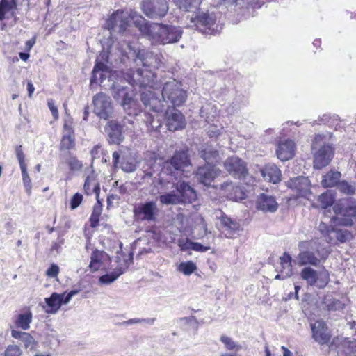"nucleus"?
<instances>
[{"label": "nucleus", "instance_id": "1", "mask_svg": "<svg viewBox=\"0 0 356 356\" xmlns=\"http://www.w3.org/2000/svg\"><path fill=\"white\" fill-rule=\"evenodd\" d=\"M156 76L152 70H142L140 68L136 70H131L127 74L126 80L133 86H138L140 90V100L145 106L144 111L129 113L128 117H124L122 124L116 120H110L106 125L105 129L107 134V140L111 144H120L124 140L122 128L126 127L131 130L134 127V120L143 121L148 130H157L161 127L159 119L155 120L154 115L148 111H152L156 113L162 112L165 106L162 101L155 95L151 89L156 88Z\"/></svg>", "mask_w": 356, "mask_h": 356}, {"label": "nucleus", "instance_id": "2", "mask_svg": "<svg viewBox=\"0 0 356 356\" xmlns=\"http://www.w3.org/2000/svg\"><path fill=\"white\" fill-rule=\"evenodd\" d=\"M140 31L149 37L152 42L159 44L176 43L179 41L183 31L179 26L163 24H149L143 17L136 21Z\"/></svg>", "mask_w": 356, "mask_h": 356}, {"label": "nucleus", "instance_id": "3", "mask_svg": "<svg viewBox=\"0 0 356 356\" xmlns=\"http://www.w3.org/2000/svg\"><path fill=\"white\" fill-rule=\"evenodd\" d=\"M300 250L298 254L297 264L298 266H312L317 267L328 257L330 252L323 248L314 241H301L298 244Z\"/></svg>", "mask_w": 356, "mask_h": 356}, {"label": "nucleus", "instance_id": "4", "mask_svg": "<svg viewBox=\"0 0 356 356\" xmlns=\"http://www.w3.org/2000/svg\"><path fill=\"white\" fill-rule=\"evenodd\" d=\"M191 165L188 155L185 151H177L169 161L163 163L161 175L169 176L168 182L179 179L184 169Z\"/></svg>", "mask_w": 356, "mask_h": 356}, {"label": "nucleus", "instance_id": "5", "mask_svg": "<svg viewBox=\"0 0 356 356\" xmlns=\"http://www.w3.org/2000/svg\"><path fill=\"white\" fill-rule=\"evenodd\" d=\"M196 197L195 191L188 183L180 181L177 185V191L161 195L159 199L162 204L169 205L192 202Z\"/></svg>", "mask_w": 356, "mask_h": 356}, {"label": "nucleus", "instance_id": "6", "mask_svg": "<svg viewBox=\"0 0 356 356\" xmlns=\"http://www.w3.org/2000/svg\"><path fill=\"white\" fill-rule=\"evenodd\" d=\"M314 153V167L316 169H322L331 161L334 150L330 145L325 144V137L321 134L315 136L312 145Z\"/></svg>", "mask_w": 356, "mask_h": 356}, {"label": "nucleus", "instance_id": "7", "mask_svg": "<svg viewBox=\"0 0 356 356\" xmlns=\"http://www.w3.org/2000/svg\"><path fill=\"white\" fill-rule=\"evenodd\" d=\"M163 101L172 104L171 107L182 106L187 99V92L181 82L172 79L165 82L162 89Z\"/></svg>", "mask_w": 356, "mask_h": 356}, {"label": "nucleus", "instance_id": "8", "mask_svg": "<svg viewBox=\"0 0 356 356\" xmlns=\"http://www.w3.org/2000/svg\"><path fill=\"white\" fill-rule=\"evenodd\" d=\"M140 15L132 10H118L114 12L110 18L106 21V27L112 33H123L129 25L131 20H133L137 27L136 21L140 20Z\"/></svg>", "mask_w": 356, "mask_h": 356}, {"label": "nucleus", "instance_id": "9", "mask_svg": "<svg viewBox=\"0 0 356 356\" xmlns=\"http://www.w3.org/2000/svg\"><path fill=\"white\" fill-rule=\"evenodd\" d=\"M191 22L196 29L205 35H213L218 33L222 27L217 23V16L214 12L207 11L198 13Z\"/></svg>", "mask_w": 356, "mask_h": 356}, {"label": "nucleus", "instance_id": "10", "mask_svg": "<svg viewBox=\"0 0 356 356\" xmlns=\"http://www.w3.org/2000/svg\"><path fill=\"white\" fill-rule=\"evenodd\" d=\"M300 277L309 286L318 289H323L330 281L329 273L324 268L316 270L310 266H305L301 270Z\"/></svg>", "mask_w": 356, "mask_h": 356}, {"label": "nucleus", "instance_id": "11", "mask_svg": "<svg viewBox=\"0 0 356 356\" xmlns=\"http://www.w3.org/2000/svg\"><path fill=\"white\" fill-rule=\"evenodd\" d=\"M112 90V95L115 101L120 102L124 110L127 113H134L136 106V101L133 99L131 95L129 92V89L125 86L113 82L111 86ZM138 113L140 111H137Z\"/></svg>", "mask_w": 356, "mask_h": 356}, {"label": "nucleus", "instance_id": "12", "mask_svg": "<svg viewBox=\"0 0 356 356\" xmlns=\"http://www.w3.org/2000/svg\"><path fill=\"white\" fill-rule=\"evenodd\" d=\"M133 212L137 220L152 222L156 221L159 209L156 202L151 200L135 206Z\"/></svg>", "mask_w": 356, "mask_h": 356}, {"label": "nucleus", "instance_id": "13", "mask_svg": "<svg viewBox=\"0 0 356 356\" xmlns=\"http://www.w3.org/2000/svg\"><path fill=\"white\" fill-rule=\"evenodd\" d=\"M169 10L166 0H143L142 10L149 18L156 19L165 17Z\"/></svg>", "mask_w": 356, "mask_h": 356}, {"label": "nucleus", "instance_id": "14", "mask_svg": "<svg viewBox=\"0 0 356 356\" xmlns=\"http://www.w3.org/2000/svg\"><path fill=\"white\" fill-rule=\"evenodd\" d=\"M79 290H72L69 293H52L49 298L44 299L47 307L45 309V312L51 314L57 313L62 305H66L70 302L72 297L79 293Z\"/></svg>", "mask_w": 356, "mask_h": 356}, {"label": "nucleus", "instance_id": "15", "mask_svg": "<svg viewBox=\"0 0 356 356\" xmlns=\"http://www.w3.org/2000/svg\"><path fill=\"white\" fill-rule=\"evenodd\" d=\"M92 103L96 115L104 120L111 117L113 108L109 96L103 92L96 94L93 97Z\"/></svg>", "mask_w": 356, "mask_h": 356}, {"label": "nucleus", "instance_id": "16", "mask_svg": "<svg viewBox=\"0 0 356 356\" xmlns=\"http://www.w3.org/2000/svg\"><path fill=\"white\" fill-rule=\"evenodd\" d=\"M164 120L168 129L170 131L182 129L186 125L184 116L175 107H168L165 112Z\"/></svg>", "mask_w": 356, "mask_h": 356}, {"label": "nucleus", "instance_id": "17", "mask_svg": "<svg viewBox=\"0 0 356 356\" xmlns=\"http://www.w3.org/2000/svg\"><path fill=\"white\" fill-rule=\"evenodd\" d=\"M224 166L231 175L238 179L245 177L248 173L245 163L237 156L227 158L224 163Z\"/></svg>", "mask_w": 356, "mask_h": 356}, {"label": "nucleus", "instance_id": "18", "mask_svg": "<svg viewBox=\"0 0 356 356\" xmlns=\"http://www.w3.org/2000/svg\"><path fill=\"white\" fill-rule=\"evenodd\" d=\"M117 75V72H112L109 67L102 62L97 60L96 64L92 70V76L90 79L91 85L93 83H103L106 78L112 80V77Z\"/></svg>", "mask_w": 356, "mask_h": 356}, {"label": "nucleus", "instance_id": "19", "mask_svg": "<svg viewBox=\"0 0 356 356\" xmlns=\"http://www.w3.org/2000/svg\"><path fill=\"white\" fill-rule=\"evenodd\" d=\"M220 173V170L213 164H205L200 166L195 176L197 179L205 186H209Z\"/></svg>", "mask_w": 356, "mask_h": 356}, {"label": "nucleus", "instance_id": "20", "mask_svg": "<svg viewBox=\"0 0 356 356\" xmlns=\"http://www.w3.org/2000/svg\"><path fill=\"white\" fill-rule=\"evenodd\" d=\"M287 186L300 197L307 198L311 194V183L308 177L299 176L292 178L287 182Z\"/></svg>", "mask_w": 356, "mask_h": 356}, {"label": "nucleus", "instance_id": "21", "mask_svg": "<svg viewBox=\"0 0 356 356\" xmlns=\"http://www.w3.org/2000/svg\"><path fill=\"white\" fill-rule=\"evenodd\" d=\"M113 163L115 168L119 167L124 172H132L136 169L135 159L130 154L120 155L118 152L113 153Z\"/></svg>", "mask_w": 356, "mask_h": 356}, {"label": "nucleus", "instance_id": "22", "mask_svg": "<svg viewBox=\"0 0 356 356\" xmlns=\"http://www.w3.org/2000/svg\"><path fill=\"white\" fill-rule=\"evenodd\" d=\"M312 337L321 345L327 344L331 338L326 324L323 321H316L312 325Z\"/></svg>", "mask_w": 356, "mask_h": 356}, {"label": "nucleus", "instance_id": "23", "mask_svg": "<svg viewBox=\"0 0 356 356\" xmlns=\"http://www.w3.org/2000/svg\"><path fill=\"white\" fill-rule=\"evenodd\" d=\"M295 149V143L293 140L289 139L280 140L276 149L277 156L282 161H288L293 157Z\"/></svg>", "mask_w": 356, "mask_h": 356}, {"label": "nucleus", "instance_id": "24", "mask_svg": "<svg viewBox=\"0 0 356 356\" xmlns=\"http://www.w3.org/2000/svg\"><path fill=\"white\" fill-rule=\"evenodd\" d=\"M161 56L147 50H140L137 54V60L144 67L158 68L161 63Z\"/></svg>", "mask_w": 356, "mask_h": 356}, {"label": "nucleus", "instance_id": "25", "mask_svg": "<svg viewBox=\"0 0 356 356\" xmlns=\"http://www.w3.org/2000/svg\"><path fill=\"white\" fill-rule=\"evenodd\" d=\"M257 208L264 212L274 213L278 208V203L275 197L262 193L257 199Z\"/></svg>", "mask_w": 356, "mask_h": 356}, {"label": "nucleus", "instance_id": "26", "mask_svg": "<svg viewBox=\"0 0 356 356\" xmlns=\"http://www.w3.org/2000/svg\"><path fill=\"white\" fill-rule=\"evenodd\" d=\"M75 145L74 129L71 124L65 122L63 126L62 140L60 144V150L71 149Z\"/></svg>", "mask_w": 356, "mask_h": 356}, {"label": "nucleus", "instance_id": "27", "mask_svg": "<svg viewBox=\"0 0 356 356\" xmlns=\"http://www.w3.org/2000/svg\"><path fill=\"white\" fill-rule=\"evenodd\" d=\"M124 266H118L111 273L105 274L99 277V282L102 284H110L115 281L121 275L124 274L129 264L127 260H124Z\"/></svg>", "mask_w": 356, "mask_h": 356}, {"label": "nucleus", "instance_id": "28", "mask_svg": "<svg viewBox=\"0 0 356 356\" xmlns=\"http://www.w3.org/2000/svg\"><path fill=\"white\" fill-rule=\"evenodd\" d=\"M261 172L265 180L273 184L279 182L281 179V171L274 164L266 165Z\"/></svg>", "mask_w": 356, "mask_h": 356}, {"label": "nucleus", "instance_id": "29", "mask_svg": "<svg viewBox=\"0 0 356 356\" xmlns=\"http://www.w3.org/2000/svg\"><path fill=\"white\" fill-rule=\"evenodd\" d=\"M220 225L221 231L227 238H232L239 228V225L227 216L221 217Z\"/></svg>", "mask_w": 356, "mask_h": 356}, {"label": "nucleus", "instance_id": "30", "mask_svg": "<svg viewBox=\"0 0 356 356\" xmlns=\"http://www.w3.org/2000/svg\"><path fill=\"white\" fill-rule=\"evenodd\" d=\"M337 351L339 356H353L356 353V340L343 339L337 346Z\"/></svg>", "mask_w": 356, "mask_h": 356}, {"label": "nucleus", "instance_id": "31", "mask_svg": "<svg viewBox=\"0 0 356 356\" xmlns=\"http://www.w3.org/2000/svg\"><path fill=\"white\" fill-rule=\"evenodd\" d=\"M341 177L340 172L331 170L323 175L321 181V184L324 188H331L337 186L339 184V179Z\"/></svg>", "mask_w": 356, "mask_h": 356}, {"label": "nucleus", "instance_id": "32", "mask_svg": "<svg viewBox=\"0 0 356 356\" xmlns=\"http://www.w3.org/2000/svg\"><path fill=\"white\" fill-rule=\"evenodd\" d=\"M199 154L207 164H213L218 161V152L211 147L202 145L199 149Z\"/></svg>", "mask_w": 356, "mask_h": 356}, {"label": "nucleus", "instance_id": "33", "mask_svg": "<svg viewBox=\"0 0 356 356\" xmlns=\"http://www.w3.org/2000/svg\"><path fill=\"white\" fill-rule=\"evenodd\" d=\"M221 188L225 191H231L230 193L227 195L230 200L238 201L245 198V194L241 188L233 185L232 182L222 184Z\"/></svg>", "mask_w": 356, "mask_h": 356}, {"label": "nucleus", "instance_id": "34", "mask_svg": "<svg viewBox=\"0 0 356 356\" xmlns=\"http://www.w3.org/2000/svg\"><path fill=\"white\" fill-rule=\"evenodd\" d=\"M105 252L98 250L92 251L90 255V261L88 268L91 273H95L100 269L102 266Z\"/></svg>", "mask_w": 356, "mask_h": 356}, {"label": "nucleus", "instance_id": "35", "mask_svg": "<svg viewBox=\"0 0 356 356\" xmlns=\"http://www.w3.org/2000/svg\"><path fill=\"white\" fill-rule=\"evenodd\" d=\"M32 313L28 310L24 313H22L16 316L14 323L17 328L23 330H29L30 323L32 322Z\"/></svg>", "mask_w": 356, "mask_h": 356}, {"label": "nucleus", "instance_id": "36", "mask_svg": "<svg viewBox=\"0 0 356 356\" xmlns=\"http://www.w3.org/2000/svg\"><path fill=\"white\" fill-rule=\"evenodd\" d=\"M60 156L64 159L65 163L67 164L71 171H79L82 169V162L70 152H67L66 154H60Z\"/></svg>", "mask_w": 356, "mask_h": 356}, {"label": "nucleus", "instance_id": "37", "mask_svg": "<svg viewBox=\"0 0 356 356\" xmlns=\"http://www.w3.org/2000/svg\"><path fill=\"white\" fill-rule=\"evenodd\" d=\"M217 114V107L211 103L207 104L202 106L200 110V115L205 119L207 122L213 121Z\"/></svg>", "mask_w": 356, "mask_h": 356}, {"label": "nucleus", "instance_id": "38", "mask_svg": "<svg viewBox=\"0 0 356 356\" xmlns=\"http://www.w3.org/2000/svg\"><path fill=\"white\" fill-rule=\"evenodd\" d=\"M333 209L336 214L355 217L356 216V202H353L345 207H342L341 204H336Z\"/></svg>", "mask_w": 356, "mask_h": 356}, {"label": "nucleus", "instance_id": "39", "mask_svg": "<svg viewBox=\"0 0 356 356\" xmlns=\"http://www.w3.org/2000/svg\"><path fill=\"white\" fill-rule=\"evenodd\" d=\"M280 260L281 266L280 271L284 273V276L289 277L293 273L291 265L292 258L291 255L285 252L280 257Z\"/></svg>", "mask_w": 356, "mask_h": 356}, {"label": "nucleus", "instance_id": "40", "mask_svg": "<svg viewBox=\"0 0 356 356\" xmlns=\"http://www.w3.org/2000/svg\"><path fill=\"white\" fill-rule=\"evenodd\" d=\"M202 0H174L175 5L184 11L191 12L195 10Z\"/></svg>", "mask_w": 356, "mask_h": 356}, {"label": "nucleus", "instance_id": "41", "mask_svg": "<svg viewBox=\"0 0 356 356\" xmlns=\"http://www.w3.org/2000/svg\"><path fill=\"white\" fill-rule=\"evenodd\" d=\"M334 202V197L331 192L327 191L318 197V202L320 204V207L325 209L324 213L325 212V209L328 207H331Z\"/></svg>", "mask_w": 356, "mask_h": 356}, {"label": "nucleus", "instance_id": "42", "mask_svg": "<svg viewBox=\"0 0 356 356\" xmlns=\"http://www.w3.org/2000/svg\"><path fill=\"white\" fill-rule=\"evenodd\" d=\"M337 189L345 195H351L355 194L356 191V184L355 182H348L343 180L337 184Z\"/></svg>", "mask_w": 356, "mask_h": 356}, {"label": "nucleus", "instance_id": "43", "mask_svg": "<svg viewBox=\"0 0 356 356\" xmlns=\"http://www.w3.org/2000/svg\"><path fill=\"white\" fill-rule=\"evenodd\" d=\"M102 212V204L97 202L93 207V211L90 218V226L96 227L99 225V216Z\"/></svg>", "mask_w": 356, "mask_h": 356}, {"label": "nucleus", "instance_id": "44", "mask_svg": "<svg viewBox=\"0 0 356 356\" xmlns=\"http://www.w3.org/2000/svg\"><path fill=\"white\" fill-rule=\"evenodd\" d=\"M196 269L197 266L192 261L181 262L177 267V270L185 275H191L196 270Z\"/></svg>", "mask_w": 356, "mask_h": 356}, {"label": "nucleus", "instance_id": "45", "mask_svg": "<svg viewBox=\"0 0 356 356\" xmlns=\"http://www.w3.org/2000/svg\"><path fill=\"white\" fill-rule=\"evenodd\" d=\"M21 172H22V180L24 186L25 188V191L26 193L30 195L31 194V189H32V184H31V179L28 174L27 172V166L24 168H20Z\"/></svg>", "mask_w": 356, "mask_h": 356}, {"label": "nucleus", "instance_id": "46", "mask_svg": "<svg viewBox=\"0 0 356 356\" xmlns=\"http://www.w3.org/2000/svg\"><path fill=\"white\" fill-rule=\"evenodd\" d=\"M334 235L337 241L341 243L348 241L353 238V235L350 232L343 229L334 231Z\"/></svg>", "mask_w": 356, "mask_h": 356}, {"label": "nucleus", "instance_id": "47", "mask_svg": "<svg viewBox=\"0 0 356 356\" xmlns=\"http://www.w3.org/2000/svg\"><path fill=\"white\" fill-rule=\"evenodd\" d=\"M22 355V348L16 344H9L4 351V356H21Z\"/></svg>", "mask_w": 356, "mask_h": 356}, {"label": "nucleus", "instance_id": "48", "mask_svg": "<svg viewBox=\"0 0 356 356\" xmlns=\"http://www.w3.org/2000/svg\"><path fill=\"white\" fill-rule=\"evenodd\" d=\"M332 219L334 220V223L337 225L350 227L353 223L352 218L348 216L340 215V216L332 217Z\"/></svg>", "mask_w": 356, "mask_h": 356}, {"label": "nucleus", "instance_id": "49", "mask_svg": "<svg viewBox=\"0 0 356 356\" xmlns=\"http://www.w3.org/2000/svg\"><path fill=\"white\" fill-rule=\"evenodd\" d=\"M344 307L345 304L337 299L327 300V307L329 311H340L342 310Z\"/></svg>", "mask_w": 356, "mask_h": 356}, {"label": "nucleus", "instance_id": "50", "mask_svg": "<svg viewBox=\"0 0 356 356\" xmlns=\"http://www.w3.org/2000/svg\"><path fill=\"white\" fill-rule=\"evenodd\" d=\"M15 152L16 154V157L17 159V161L19 164L20 168L26 167L27 165L25 163V155L24 154L22 146V145H17L15 147Z\"/></svg>", "mask_w": 356, "mask_h": 356}, {"label": "nucleus", "instance_id": "51", "mask_svg": "<svg viewBox=\"0 0 356 356\" xmlns=\"http://www.w3.org/2000/svg\"><path fill=\"white\" fill-rule=\"evenodd\" d=\"M220 341L225 344V348L229 350H238L240 348L230 337L225 335L221 336Z\"/></svg>", "mask_w": 356, "mask_h": 356}, {"label": "nucleus", "instance_id": "52", "mask_svg": "<svg viewBox=\"0 0 356 356\" xmlns=\"http://www.w3.org/2000/svg\"><path fill=\"white\" fill-rule=\"evenodd\" d=\"M337 115H333L331 117L330 115L324 114L322 117L318 120V124H327L330 127L335 126L334 122L337 121Z\"/></svg>", "mask_w": 356, "mask_h": 356}, {"label": "nucleus", "instance_id": "53", "mask_svg": "<svg viewBox=\"0 0 356 356\" xmlns=\"http://www.w3.org/2000/svg\"><path fill=\"white\" fill-rule=\"evenodd\" d=\"M82 201L83 195L81 193H76L74 194L71 198L70 202L71 209L74 210L76 209L81 204Z\"/></svg>", "mask_w": 356, "mask_h": 356}, {"label": "nucleus", "instance_id": "54", "mask_svg": "<svg viewBox=\"0 0 356 356\" xmlns=\"http://www.w3.org/2000/svg\"><path fill=\"white\" fill-rule=\"evenodd\" d=\"M193 242L184 238H179L177 241V245L181 251H186L193 249Z\"/></svg>", "mask_w": 356, "mask_h": 356}, {"label": "nucleus", "instance_id": "55", "mask_svg": "<svg viewBox=\"0 0 356 356\" xmlns=\"http://www.w3.org/2000/svg\"><path fill=\"white\" fill-rule=\"evenodd\" d=\"M22 342L24 343L26 348L30 349H33L35 343L34 338L27 332L26 333L25 336H24Z\"/></svg>", "mask_w": 356, "mask_h": 356}, {"label": "nucleus", "instance_id": "56", "mask_svg": "<svg viewBox=\"0 0 356 356\" xmlns=\"http://www.w3.org/2000/svg\"><path fill=\"white\" fill-rule=\"evenodd\" d=\"M220 129L218 128L216 125L211 124L208 127L207 134L210 138L216 137L220 134Z\"/></svg>", "mask_w": 356, "mask_h": 356}, {"label": "nucleus", "instance_id": "57", "mask_svg": "<svg viewBox=\"0 0 356 356\" xmlns=\"http://www.w3.org/2000/svg\"><path fill=\"white\" fill-rule=\"evenodd\" d=\"M59 273V267L56 264H51L47 270L46 275L50 277H55Z\"/></svg>", "mask_w": 356, "mask_h": 356}, {"label": "nucleus", "instance_id": "58", "mask_svg": "<svg viewBox=\"0 0 356 356\" xmlns=\"http://www.w3.org/2000/svg\"><path fill=\"white\" fill-rule=\"evenodd\" d=\"M47 105L49 108L50 109L53 116L54 118H58V111L57 107L56 106L54 102L53 99H49L47 102Z\"/></svg>", "mask_w": 356, "mask_h": 356}, {"label": "nucleus", "instance_id": "59", "mask_svg": "<svg viewBox=\"0 0 356 356\" xmlns=\"http://www.w3.org/2000/svg\"><path fill=\"white\" fill-rule=\"evenodd\" d=\"M210 249L209 246H205L197 242H193L192 250L204 252Z\"/></svg>", "mask_w": 356, "mask_h": 356}, {"label": "nucleus", "instance_id": "60", "mask_svg": "<svg viewBox=\"0 0 356 356\" xmlns=\"http://www.w3.org/2000/svg\"><path fill=\"white\" fill-rule=\"evenodd\" d=\"M237 0H219L217 6H224L225 8H229L232 6H234L236 3Z\"/></svg>", "mask_w": 356, "mask_h": 356}, {"label": "nucleus", "instance_id": "61", "mask_svg": "<svg viewBox=\"0 0 356 356\" xmlns=\"http://www.w3.org/2000/svg\"><path fill=\"white\" fill-rule=\"evenodd\" d=\"M26 333V332H24L15 330H11V336H12V337H13V338H15L16 339H19L21 341H22V339H23L24 336H25Z\"/></svg>", "mask_w": 356, "mask_h": 356}, {"label": "nucleus", "instance_id": "62", "mask_svg": "<svg viewBox=\"0 0 356 356\" xmlns=\"http://www.w3.org/2000/svg\"><path fill=\"white\" fill-rule=\"evenodd\" d=\"M91 182H92V180L90 179V178L89 177H88L86 179V181H85V183H84V186H83V188H84L85 192H86L87 194H90V193H91V191H90V186Z\"/></svg>", "mask_w": 356, "mask_h": 356}, {"label": "nucleus", "instance_id": "63", "mask_svg": "<svg viewBox=\"0 0 356 356\" xmlns=\"http://www.w3.org/2000/svg\"><path fill=\"white\" fill-rule=\"evenodd\" d=\"M142 323V318H131L128 321H124L122 324L124 325H132V324H136Z\"/></svg>", "mask_w": 356, "mask_h": 356}, {"label": "nucleus", "instance_id": "64", "mask_svg": "<svg viewBox=\"0 0 356 356\" xmlns=\"http://www.w3.org/2000/svg\"><path fill=\"white\" fill-rule=\"evenodd\" d=\"M0 8H3L4 10L10 9V3L8 0H1L0 1Z\"/></svg>", "mask_w": 356, "mask_h": 356}]
</instances>
